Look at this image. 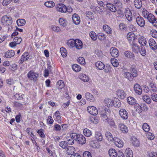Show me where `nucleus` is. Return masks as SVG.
<instances>
[{"instance_id": "1", "label": "nucleus", "mask_w": 157, "mask_h": 157, "mask_svg": "<svg viewBox=\"0 0 157 157\" xmlns=\"http://www.w3.org/2000/svg\"><path fill=\"white\" fill-rule=\"evenodd\" d=\"M71 137L74 139L78 144H84L86 142L85 137L81 134H77L76 133H73L70 134Z\"/></svg>"}, {"instance_id": "2", "label": "nucleus", "mask_w": 157, "mask_h": 157, "mask_svg": "<svg viewBox=\"0 0 157 157\" xmlns=\"http://www.w3.org/2000/svg\"><path fill=\"white\" fill-rule=\"evenodd\" d=\"M1 22L5 25H10L12 24L13 22L12 18L10 16L5 15L2 18Z\"/></svg>"}, {"instance_id": "3", "label": "nucleus", "mask_w": 157, "mask_h": 157, "mask_svg": "<svg viewBox=\"0 0 157 157\" xmlns=\"http://www.w3.org/2000/svg\"><path fill=\"white\" fill-rule=\"evenodd\" d=\"M108 109L106 108H102L100 110V115L101 118L104 122L108 121V117L106 115Z\"/></svg>"}, {"instance_id": "4", "label": "nucleus", "mask_w": 157, "mask_h": 157, "mask_svg": "<svg viewBox=\"0 0 157 157\" xmlns=\"http://www.w3.org/2000/svg\"><path fill=\"white\" fill-rule=\"evenodd\" d=\"M27 76L30 80L36 81L37 80L39 75L37 73L34 72L33 71H31L27 74Z\"/></svg>"}, {"instance_id": "5", "label": "nucleus", "mask_w": 157, "mask_h": 157, "mask_svg": "<svg viewBox=\"0 0 157 157\" xmlns=\"http://www.w3.org/2000/svg\"><path fill=\"white\" fill-rule=\"evenodd\" d=\"M148 21L152 23L153 26L157 28V19L154 15L151 13L148 14Z\"/></svg>"}, {"instance_id": "6", "label": "nucleus", "mask_w": 157, "mask_h": 157, "mask_svg": "<svg viewBox=\"0 0 157 157\" xmlns=\"http://www.w3.org/2000/svg\"><path fill=\"white\" fill-rule=\"evenodd\" d=\"M57 11L61 13H66V6L63 3H59L56 5L55 6Z\"/></svg>"}, {"instance_id": "7", "label": "nucleus", "mask_w": 157, "mask_h": 157, "mask_svg": "<svg viewBox=\"0 0 157 157\" xmlns=\"http://www.w3.org/2000/svg\"><path fill=\"white\" fill-rule=\"evenodd\" d=\"M127 39L129 43L130 44H132L135 43L136 37L135 34L133 33L129 32L127 35Z\"/></svg>"}, {"instance_id": "8", "label": "nucleus", "mask_w": 157, "mask_h": 157, "mask_svg": "<svg viewBox=\"0 0 157 157\" xmlns=\"http://www.w3.org/2000/svg\"><path fill=\"white\" fill-rule=\"evenodd\" d=\"M124 14L127 20L129 21H131L132 20V16L130 10L128 8L125 9Z\"/></svg>"}, {"instance_id": "9", "label": "nucleus", "mask_w": 157, "mask_h": 157, "mask_svg": "<svg viewBox=\"0 0 157 157\" xmlns=\"http://www.w3.org/2000/svg\"><path fill=\"white\" fill-rule=\"evenodd\" d=\"M87 111L91 114L96 115L98 113L97 109L94 106H89L87 108Z\"/></svg>"}, {"instance_id": "10", "label": "nucleus", "mask_w": 157, "mask_h": 157, "mask_svg": "<svg viewBox=\"0 0 157 157\" xmlns=\"http://www.w3.org/2000/svg\"><path fill=\"white\" fill-rule=\"evenodd\" d=\"M119 114L121 117L124 120H126L128 117V113L124 109H121L119 110Z\"/></svg>"}, {"instance_id": "11", "label": "nucleus", "mask_w": 157, "mask_h": 157, "mask_svg": "<svg viewBox=\"0 0 157 157\" xmlns=\"http://www.w3.org/2000/svg\"><path fill=\"white\" fill-rule=\"evenodd\" d=\"M72 19L73 23L76 25L79 24L80 19L79 16L76 13H74L72 16Z\"/></svg>"}, {"instance_id": "12", "label": "nucleus", "mask_w": 157, "mask_h": 157, "mask_svg": "<svg viewBox=\"0 0 157 157\" xmlns=\"http://www.w3.org/2000/svg\"><path fill=\"white\" fill-rule=\"evenodd\" d=\"M110 52L112 56L114 57H117L119 55L118 50L115 48H111Z\"/></svg>"}, {"instance_id": "13", "label": "nucleus", "mask_w": 157, "mask_h": 157, "mask_svg": "<svg viewBox=\"0 0 157 157\" xmlns=\"http://www.w3.org/2000/svg\"><path fill=\"white\" fill-rule=\"evenodd\" d=\"M117 95L118 98L122 99L124 98L126 96V94L123 90H119L117 91Z\"/></svg>"}, {"instance_id": "14", "label": "nucleus", "mask_w": 157, "mask_h": 157, "mask_svg": "<svg viewBox=\"0 0 157 157\" xmlns=\"http://www.w3.org/2000/svg\"><path fill=\"white\" fill-rule=\"evenodd\" d=\"M115 145L118 147H121L123 145V142L120 139L114 138L113 140Z\"/></svg>"}, {"instance_id": "15", "label": "nucleus", "mask_w": 157, "mask_h": 157, "mask_svg": "<svg viewBox=\"0 0 157 157\" xmlns=\"http://www.w3.org/2000/svg\"><path fill=\"white\" fill-rule=\"evenodd\" d=\"M86 99L89 101L94 102L95 99L93 95L89 92H86L85 94Z\"/></svg>"}, {"instance_id": "16", "label": "nucleus", "mask_w": 157, "mask_h": 157, "mask_svg": "<svg viewBox=\"0 0 157 157\" xmlns=\"http://www.w3.org/2000/svg\"><path fill=\"white\" fill-rule=\"evenodd\" d=\"M138 38L139 43L141 45H145L147 44V40L146 38L143 36H137Z\"/></svg>"}, {"instance_id": "17", "label": "nucleus", "mask_w": 157, "mask_h": 157, "mask_svg": "<svg viewBox=\"0 0 157 157\" xmlns=\"http://www.w3.org/2000/svg\"><path fill=\"white\" fill-rule=\"evenodd\" d=\"M83 47V44L82 41L78 39L75 40V47L78 49H80Z\"/></svg>"}, {"instance_id": "18", "label": "nucleus", "mask_w": 157, "mask_h": 157, "mask_svg": "<svg viewBox=\"0 0 157 157\" xmlns=\"http://www.w3.org/2000/svg\"><path fill=\"white\" fill-rule=\"evenodd\" d=\"M136 21L137 24L141 27H143L145 25V21L144 19L140 17H136Z\"/></svg>"}, {"instance_id": "19", "label": "nucleus", "mask_w": 157, "mask_h": 157, "mask_svg": "<svg viewBox=\"0 0 157 157\" xmlns=\"http://www.w3.org/2000/svg\"><path fill=\"white\" fill-rule=\"evenodd\" d=\"M134 89L136 94L138 95L141 94L142 92V90L139 84H135L134 86Z\"/></svg>"}, {"instance_id": "20", "label": "nucleus", "mask_w": 157, "mask_h": 157, "mask_svg": "<svg viewBox=\"0 0 157 157\" xmlns=\"http://www.w3.org/2000/svg\"><path fill=\"white\" fill-rule=\"evenodd\" d=\"M149 44L150 48L152 50H155L157 48L156 42L153 39H150L149 40Z\"/></svg>"}, {"instance_id": "21", "label": "nucleus", "mask_w": 157, "mask_h": 157, "mask_svg": "<svg viewBox=\"0 0 157 157\" xmlns=\"http://www.w3.org/2000/svg\"><path fill=\"white\" fill-rule=\"evenodd\" d=\"M103 29L104 31L107 34H112V30L109 26L107 25H104L103 26Z\"/></svg>"}, {"instance_id": "22", "label": "nucleus", "mask_w": 157, "mask_h": 157, "mask_svg": "<svg viewBox=\"0 0 157 157\" xmlns=\"http://www.w3.org/2000/svg\"><path fill=\"white\" fill-rule=\"evenodd\" d=\"M107 8L111 12H115L117 10V7L113 4H112L109 3L107 4Z\"/></svg>"}, {"instance_id": "23", "label": "nucleus", "mask_w": 157, "mask_h": 157, "mask_svg": "<svg viewBox=\"0 0 157 157\" xmlns=\"http://www.w3.org/2000/svg\"><path fill=\"white\" fill-rule=\"evenodd\" d=\"M132 46V51L135 53H138L140 51V48L139 45L135 43L131 44Z\"/></svg>"}, {"instance_id": "24", "label": "nucleus", "mask_w": 157, "mask_h": 157, "mask_svg": "<svg viewBox=\"0 0 157 157\" xmlns=\"http://www.w3.org/2000/svg\"><path fill=\"white\" fill-rule=\"evenodd\" d=\"M131 140L132 145L134 146L138 147L140 143L137 139L134 136L131 137Z\"/></svg>"}, {"instance_id": "25", "label": "nucleus", "mask_w": 157, "mask_h": 157, "mask_svg": "<svg viewBox=\"0 0 157 157\" xmlns=\"http://www.w3.org/2000/svg\"><path fill=\"white\" fill-rule=\"evenodd\" d=\"M118 126L121 130L123 133H127L128 132V128L124 124L120 123L118 124Z\"/></svg>"}, {"instance_id": "26", "label": "nucleus", "mask_w": 157, "mask_h": 157, "mask_svg": "<svg viewBox=\"0 0 157 157\" xmlns=\"http://www.w3.org/2000/svg\"><path fill=\"white\" fill-rule=\"evenodd\" d=\"M95 138L96 140L98 141H102L103 138L101 133L98 132H95Z\"/></svg>"}, {"instance_id": "27", "label": "nucleus", "mask_w": 157, "mask_h": 157, "mask_svg": "<svg viewBox=\"0 0 157 157\" xmlns=\"http://www.w3.org/2000/svg\"><path fill=\"white\" fill-rule=\"evenodd\" d=\"M66 152L69 155L73 154V153L75 151L74 147L72 146L68 147L66 150Z\"/></svg>"}, {"instance_id": "28", "label": "nucleus", "mask_w": 157, "mask_h": 157, "mask_svg": "<svg viewBox=\"0 0 157 157\" xmlns=\"http://www.w3.org/2000/svg\"><path fill=\"white\" fill-rule=\"evenodd\" d=\"M108 152L110 157H117V153L114 149H110L109 150Z\"/></svg>"}, {"instance_id": "29", "label": "nucleus", "mask_w": 157, "mask_h": 157, "mask_svg": "<svg viewBox=\"0 0 157 157\" xmlns=\"http://www.w3.org/2000/svg\"><path fill=\"white\" fill-rule=\"evenodd\" d=\"M15 54L14 51L12 50H9L6 52L5 54V56L7 58H10L13 57Z\"/></svg>"}, {"instance_id": "30", "label": "nucleus", "mask_w": 157, "mask_h": 157, "mask_svg": "<svg viewBox=\"0 0 157 157\" xmlns=\"http://www.w3.org/2000/svg\"><path fill=\"white\" fill-rule=\"evenodd\" d=\"M124 55L125 57L128 58H132L134 57V55L131 51H126L124 53Z\"/></svg>"}, {"instance_id": "31", "label": "nucleus", "mask_w": 157, "mask_h": 157, "mask_svg": "<svg viewBox=\"0 0 157 157\" xmlns=\"http://www.w3.org/2000/svg\"><path fill=\"white\" fill-rule=\"evenodd\" d=\"M128 103L131 105H134L136 103V100L132 97H129L127 98Z\"/></svg>"}, {"instance_id": "32", "label": "nucleus", "mask_w": 157, "mask_h": 157, "mask_svg": "<svg viewBox=\"0 0 157 157\" xmlns=\"http://www.w3.org/2000/svg\"><path fill=\"white\" fill-rule=\"evenodd\" d=\"M96 67L99 70H102L104 69L105 65L102 62L99 61L95 63Z\"/></svg>"}, {"instance_id": "33", "label": "nucleus", "mask_w": 157, "mask_h": 157, "mask_svg": "<svg viewBox=\"0 0 157 157\" xmlns=\"http://www.w3.org/2000/svg\"><path fill=\"white\" fill-rule=\"evenodd\" d=\"M113 4L116 6L117 9L120 10L122 7V4L121 1L117 0H114Z\"/></svg>"}, {"instance_id": "34", "label": "nucleus", "mask_w": 157, "mask_h": 157, "mask_svg": "<svg viewBox=\"0 0 157 157\" xmlns=\"http://www.w3.org/2000/svg\"><path fill=\"white\" fill-rule=\"evenodd\" d=\"M125 153L127 157H133V153L130 148H127L125 150Z\"/></svg>"}, {"instance_id": "35", "label": "nucleus", "mask_w": 157, "mask_h": 157, "mask_svg": "<svg viewBox=\"0 0 157 157\" xmlns=\"http://www.w3.org/2000/svg\"><path fill=\"white\" fill-rule=\"evenodd\" d=\"M79 78L84 82H87L89 80V77L85 74H82L79 75Z\"/></svg>"}, {"instance_id": "36", "label": "nucleus", "mask_w": 157, "mask_h": 157, "mask_svg": "<svg viewBox=\"0 0 157 157\" xmlns=\"http://www.w3.org/2000/svg\"><path fill=\"white\" fill-rule=\"evenodd\" d=\"M134 4L135 7L137 9L140 8L142 5L141 0H134Z\"/></svg>"}, {"instance_id": "37", "label": "nucleus", "mask_w": 157, "mask_h": 157, "mask_svg": "<svg viewBox=\"0 0 157 157\" xmlns=\"http://www.w3.org/2000/svg\"><path fill=\"white\" fill-rule=\"evenodd\" d=\"M105 102L108 107L112 106L113 105V100L109 98H106L105 100Z\"/></svg>"}, {"instance_id": "38", "label": "nucleus", "mask_w": 157, "mask_h": 157, "mask_svg": "<svg viewBox=\"0 0 157 157\" xmlns=\"http://www.w3.org/2000/svg\"><path fill=\"white\" fill-rule=\"evenodd\" d=\"M105 122H107L111 127L116 128L117 127L114 120L112 119H108V121H106Z\"/></svg>"}, {"instance_id": "39", "label": "nucleus", "mask_w": 157, "mask_h": 157, "mask_svg": "<svg viewBox=\"0 0 157 157\" xmlns=\"http://www.w3.org/2000/svg\"><path fill=\"white\" fill-rule=\"evenodd\" d=\"M105 136L108 140L111 141H113L114 138H113V136L110 132H106L105 133Z\"/></svg>"}, {"instance_id": "40", "label": "nucleus", "mask_w": 157, "mask_h": 157, "mask_svg": "<svg viewBox=\"0 0 157 157\" xmlns=\"http://www.w3.org/2000/svg\"><path fill=\"white\" fill-rule=\"evenodd\" d=\"M29 56L28 52L24 53L22 55L21 59V62L27 60L29 58Z\"/></svg>"}, {"instance_id": "41", "label": "nucleus", "mask_w": 157, "mask_h": 157, "mask_svg": "<svg viewBox=\"0 0 157 157\" xmlns=\"http://www.w3.org/2000/svg\"><path fill=\"white\" fill-rule=\"evenodd\" d=\"M121 103L118 99L115 98L113 100V105L116 107H119L121 106Z\"/></svg>"}, {"instance_id": "42", "label": "nucleus", "mask_w": 157, "mask_h": 157, "mask_svg": "<svg viewBox=\"0 0 157 157\" xmlns=\"http://www.w3.org/2000/svg\"><path fill=\"white\" fill-rule=\"evenodd\" d=\"M134 108L139 113H140L142 111V108L138 104L136 103L134 105Z\"/></svg>"}, {"instance_id": "43", "label": "nucleus", "mask_w": 157, "mask_h": 157, "mask_svg": "<svg viewBox=\"0 0 157 157\" xmlns=\"http://www.w3.org/2000/svg\"><path fill=\"white\" fill-rule=\"evenodd\" d=\"M150 89L153 92H156L157 91V88L153 82H150L149 85Z\"/></svg>"}, {"instance_id": "44", "label": "nucleus", "mask_w": 157, "mask_h": 157, "mask_svg": "<svg viewBox=\"0 0 157 157\" xmlns=\"http://www.w3.org/2000/svg\"><path fill=\"white\" fill-rule=\"evenodd\" d=\"M83 132L84 135L87 137H89L92 134L90 130L86 128L83 130Z\"/></svg>"}, {"instance_id": "45", "label": "nucleus", "mask_w": 157, "mask_h": 157, "mask_svg": "<svg viewBox=\"0 0 157 157\" xmlns=\"http://www.w3.org/2000/svg\"><path fill=\"white\" fill-rule=\"evenodd\" d=\"M59 22L60 24L63 27H65L67 25V21L65 19L63 18H60L59 19Z\"/></svg>"}, {"instance_id": "46", "label": "nucleus", "mask_w": 157, "mask_h": 157, "mask_svg": "<svg viewBox=\"0 0 157 157\" xmlns=\"http://www.w3.org/2000/svg\"><path fill=\"white\" fill-rule=\"evenodd\" d=\"M25 23V21L24 19H18L17 21V24L18 26L24 25Z\"/></svg>"}, {"instance_id": "47", "label": "nucleus", "mask_w": 157, "mask_h": 157, "mask_svg": "<svg viewBox=\"0 0 157 157\" xmlns=\"http://www.w3.org/2000/svg\"><path fill=\"white\" fill-rule=\"evenodd\" d=\"M111 62L112 65L114 67H117L119 65L118 61L116 59H111Z\"/></svg>"}, {"instance_id": "48", "label": "nucleus", "mask_w": 157, "mask_h": 157, "mask_svg": "<svg viewBox=\"0 0 157 157\" xmlns=\"http://www.w3.org/2000/svg\"><path fill=\"white\" fill-rule=\"evenodd\" d=\"M60 52L62 56L63 57H65L67 56V52L65 48L62 47L60 48Z\"/></svg>"}, {"instance_id": "49", "label": "nucleus", "mask_w": 157, "mask_h": 157, "mask_svg": "<svg viewBox=\"0 0 157 157\" xmlns=\"http://www.w3.org/2000/svg\"><path fill=\"white\" fill-rule=\"evenodd\" d=\"M67 44L71 48H74L75 47V40H69L68 41Z\"/></svg>"}, {"instance_id": "50", "label": "nucleus", "mask_w": 157, "mask_h": 157, "mask_svg": "<svg viewBox=\"0 0 157 157\" xmlns=\"http://www.w3.org/2000/svg\"><path fill=\"white\" fill-rule=\"evenodd\" d=\"M55 4L54 2L50 1L49 2H46L44 3V5L48 7L51 8L53 7L54 6Z\"/></svg>"}, {"instance_id": "51", "label": "nucleus", "mask_w": 157, "mask_h": 157, "mask_svg": "<svg viewBox=\"0 0 157 157\" xmlns=\"http://www.w3.org/2000/svg\"><path fill=\"white\" fill-rule=\"evenodd\" d=\"M124 77L129 80L132 79V75L131 74L128 72H125L124 73Z\"/></svg>"}, {"instance_id": "52", "label": "nucleus", "mask_w": 157, "mask_h": 157, "mask_svg": "<svg viewBox=\"0 0 157 157\" xmlns=\"http://www.w3.org/2000/svg\"><path fill=\"white\" fill-rule=\"evenodd\" d=\"M73 70L75 72L79 71L81 70L80 66L77 64H74L72 66Z\"/></svg>"}, {"instance_id": "53", "label": "nucleus", "mask_w": 157, "mask_h": 157, "mask_svg": "<svg viewBox=\"0 0 157 157\" xmlns=\"http://www.w3.org/2000/svg\"><path fill=\"white\" fill-rule=\"evenodd\" d=\"M98 38L100 40L102 41L105 39V35L103 33H100L98 34Z\"/></svg>"}, {"instance_id": "54", "label": "nucleus", "mask_w": 157, "mask_h": 157, "mask_svg": "<svg viewBox=\"0 0 157 157\" xmlns=\"http://www.w3.org/2000/svg\"><path fill=\"white\" fill-rule=\"evenodd\" d=\"M90 123H94L95 124H98L99 121L98 118L96 117L90 118Z\"/></svg>"}, {"instance_id": "55", "label": "nucleus", "mask_w": 157, "mask_h": 157, "mask_svg": "<svg viewBox=\"0 0 157 157\" xmlns=\"http://www.w3.org/2000/svg\"><path fill=\"white\" fill-rule=\"evenodd\" d=\"M59 145L63 148H66L67 147V144L66 142L61 141L59 142Z\"/></svg>"}, {"instance_id": "56", "label": "nucleus", "mask_w": 157, "mask_h": 157, "mask_svg": "<svg viewBox=\"0 0 157 157\" xmlns=\"http://www.w3.org/2000/svg\"><path fill=\"white\" fill-rule=\"evenodd\" d=\"M150 34L153 37L157 38V31L156 30L152 29L150 31Z\"/></svg>"}, {"instance_id": "57", "label": "nucleus", "mask_w": 157, "mask_h": 157, "mask_svg": "<svg viewBox=\"0 0 157 157\" xmlns=\"http://www.w3.org/2000/svg\"><path fill=\"white\" fill-rule=\"evenodd\" d=\"M21 40V38L18 37H15L13 39V41L17 44H20Z\"/></svg>"}, {"instance_id": "58", "label": "nucleus", "mask_w": 157, "mask_h": 157, "mask_svg": "<svg viewBox=\"0 0 157 157\" xmlns=\"http://www.w3.org/2000/svg\"><path fill=\"white\" fill-rule=\"evenodd\" d=\"M90 36L91 38L94 40H95L97 39V36L94 32L92 31L90 33Z\"/></svg>"}, {"instance_id": "59", "label": "nucleus", "mask_w": 157, "mask_h": 157, "mask_svg": "<svg viewBox=\"0 0 157 157\" xmlns=\"http://www.w3.org/2000/svg\"><path fill=\"white\" fill-rule=\"evenodd\" d=\"M52 30L56 32H59L60 31V28L57 26L55 25L52 26Z\"/></svg>"}, {"instance_id": "60", "label": "nucleus", "mask_w": 157, "mask_h": 157, "mask_svg": "<svg viewBox=\"0 0 157 157\" xmlns=\"http://www.w3.org/2000/svg\"><path fill=\"white\" fill-rule=\"evenodd\" d=\"M78 62L82 65H84L85 63L84 59L82 57H79L78 59Z\"/></svg>"}, {"instance_id": "61", "label": "nucleus", "mask_w": 157, "mask_h": 157, "mask_svg": "<svg viewBox=\"0 0 157 157\" xmlns=\"http://www.w3.org/2000/svg\"><path fill=\"white\" fill-rule=\"evenodd\" d=\"M51 66H48V69H45L44 70V76L45 77H48L49 75V71L51 70Z\"/></svg>"}, {"instance_id": "62", "label": "nucleus", "mask_w": 157, "mask_h": 157, "mask_svg": "<svg viewBox=\"0 0 157 157\" xmlns=\"http://www.w3.org/2000/svg\"><path fill=\"white\" fill-rule=\"evenodd\" d=\"M132 75L133 77H136L138 75L137 71L134 68H132Z\"/></svg>"}, {"instance_id": "63", "label": "nucleus", "mask_w": 157, "mask_h": 157, "mask_svg": "<svg viewBox=\"0 0 157 157\" xmlns=\"http://www.w3.org/2000/svg\"><path fill=\"white\" fill-rule=\"evenodd\" d=\"M128 27L129 30L131 31L135 32L137 30L136 28L134 25L132 24H130L128 26Z\"/></svg>"}, {"instance_id": "64", "label": "nucleus", "mask_w": 157, "mask_h": 157, "mask_svg": "<svg viewBox=\"0 0 157 157\" xmlns=\"http://www.w3.org/2000/svg\"><path fill=\"white\" fill-rule=\"evenodd\" d=\"M151 99L155 102H157V94L155 93L152 94L151 96Z\"/></svg>"}]
</instances>
